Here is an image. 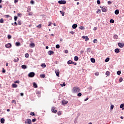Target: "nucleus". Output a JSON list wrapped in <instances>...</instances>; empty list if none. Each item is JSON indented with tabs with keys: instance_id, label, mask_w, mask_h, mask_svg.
Segmentation results:
<instances>
[{
	"instance_id": "nucleus-1",
	"label": "nucleus",
	"mask_w": 124,
	"mask_h": 124,
	"mask_svg": "<svg viewBox=\"0 0 124 124\" xmlns=\"http://www.w3.org/2000/svg\"><path fill=\"white\" fill-rule=\"evenodd\" d=\"M80 88H79V87H75L73 88V93H79V92H80Z\"/></svg>"
},
{
	"instance_id": "nucleus-2",
	"label": "nucleus",
	"mask_w": 124,
	"mask_h": 124,
	"mask_svg": "<svg viewBox=\"0 0 124 124\" xmlns=\"http://www.w3.org/2000/svg\"><path fill=\"white\" fill-rule=\"evenodd\" d=\"M34 75H35V74H34V72H31L28 74V77L30 78L34 77Z\"/></svg>"
},
{
	"instance_id": "nucleus-3",
	"label": "nucleus",
	"mask_w": 124,
	"mask_h": 124,
	"mask_svg": "<svg viewBox=\"0 0 124 124\" xmlns=\"http://www.w3.org/2000/svg\"><path fill=\"white\" fill-rule=\"evenodd\" d=\"M58 3H60V4H65L66 3V1L64 0H59L58 1Z\"/></svg>"
},
{
	"instance_id": "nucleus-4",
	"label": "nucleus",
	"mask_w": 124,
	"mask_h": 124,
	"mask_svg": "<svg viewBox=\"0 0 124 124\" xmlns=\"http://www.w3.org/2000/svg\"><path fill=\"white\" fill-rule=\"evenodd\" d=\"M25 124H31V120L30 119H28L27 120H26Z\"/></svg>"
},
{
	"instance_id": "nucleus-5",
	"label": "nucleus",
	"mask_w": 124,
	"mask_h": 124,
	"mask_svg": "<svg viewBox=\"0 0 124 124\" xmlns=\"http://www.w3.org/2000/svg\"><path fill=\"white\" fill-rule=\"evenodd\" d=\"M55 73H56L57 77H60V70H59L58 69L55 70Z\"/></svg>"
},
{
	"instance_id": "nucleus-6",
	"label": "nucleus",
	"mask_w": 124,
	"mask_h": 124,
	"mask_svg": "<svg viewBox=\"0 0 124 124\" xmlns=\"http://www.w3.org/2000/svg\"><path fill=\"white\" fill-rule=\"evenodd\" d=\"M118 46L120 47V48H123L124 46V44H122L121 43H119L118 44Z\"/></svg>"
},
{
	"instance_id": "nucleus-7",
	"label": "nucleus",
	"mask_w": 124,
	"mask_h": 124,
	"mask_svg": "<svg viewBox=\"0 0 124 124\" xmlns=\"http://www.w3.org/2000/svg\"><path fill=\"white\" fill-rule=\"evenodd\" d=\"M48 54L49 56H51V55H54V51H52V50H49L48 52Z\"/></svg>"
},
{
	"instance_id": "nucleus-8",
	"label": "nucleus",
	"mask_w": 124,
	"mask_h": 124,
	"mask_svg": "<svg viewBox=\"0 0 124 124\" xmlns=\"http://www.w3.org/2000/svg\"><path fill=\"white\" fill-rule=\"evenodd\" d=\"M68 103V102L67 101H65V100H63L62 101V104H63V105H64V104H67Z\"/></svg>"
},
{
	"instance_id": "nucleus-9",
	"label": "nucleus",
	"mask_w": 124,
	"mask_h": 124,
	"mask_svg": "<svg viewBox=\"0 0 124 124\" xmlns=\"http://www.w3.org/2000/svg\"><path fill=\"white\" fill-rule=\"evenodd\" d=\"M30 47L31 48H34V47H35V45L34 44V43H32L30 44Z\"/></svg>"
},
{
	"instance_id": "nucleus-10",
	"label": "nucleus",
	"mask_w": 124,
	"mask_h": 124,
	"mask_svg": "<svg viewBox=\"0 0 124 124\" xmlns=\"http://www.w3.org/2000/svg\"><path fill=\"white\" fill-rule=\"evenodd\" d=\"M33 87L35 88V89H36L38 87L37 84H36L35 82H33Z\"/></svg>"
},
{
	"instance_id": "nucleus-11",
	"label": "nucleus",
	"mask_w": 124,
	"mask_h": 124,
	"mask_svg": "<svg viewBox=\"0 0 124 124\" xmlns=\"http://www.w3.org/2000/svg\"><path fill=\"white\" fill-rule=\"evenodd\" d=\"M5 47L6 48H10V47H11V44H10V43L8 44H6L5 45Z\"/></svg>"
},
{
	"instance_id": "nucleus-12",
	"label": "nucleus",
	"mask_w": 124,
	"mask_h": 124,
	"mask_svg": "<svg viewBox=\"0 0 124 124\" xmlns=\"http://www.w3.org/2000/svg\"><path fill=\"white\" fill-rule=\"evenodd\" d=\"M52 112L53 113H57V111L56 109H55V108H52L51 109Z\"/></svg>"
},
{
	"instance_id": "nucleus-13",
	"label": "nucleus",
	"mask_w": 124,
	"mask_h": 124,
	"mask_svg": "<svg viewBox=\"0 0 124 124\" xmlns=\"http://www.w3.org/2000/svg\"><path fill=\"white\" fill-rule=\"evenodd\" d=\"M114 52H115V53H120V49H119V48H116V49H115L114 50Z\"/></svg>"
},
{
	"instance_id": "nucleus-14",
	"label": "nucleus",
	"mask_w": 124,
	"mask_h": 124,
	"mask_svg": "<svg viewBox=\"0 0 124 124\" xmlns=\"http://www.w3.org/2000/svg\"><path fill=\"white\" fill-rule=\"evenodd\" d=\"M18 61H19V58H18L17 57L15 58V59L14 60V62H18Z\"/></svg>"
},
{
	"instance_id": "nucleus-15",
	"label": "nucleus",
	"mask_w": 124,
	"mask_h": 124,
	"mask_svg": "<svg viewBox=\"0 0 124 124\" xmlns=\"http://www.w3.org/2000/svg\"><path fill=\"white\" fill-rule=\"evenodd\" d=\"M77 27H78V26L77 25V24H73L72 25V28L73 29H76V28H77Z\"/></svg>"
},
{
	"instance_id": "nucleus-16",
	"label": "nucleus",
	"mask_w": 124,
	"mask_h": 124,
	"mask_svg": "<svg viewBox=\"0 0 124 124\" xmlns=\"http://www.w3.org/2000/svg\"><path fill=\"white\" fill-rule=\"evenodd\" d=\"M12 87L13 88H17V87H18V86L16 85V84H12Z\"/></svg>"
},
{
	"instance_id": "nucleus-17",
	"label": "nucleus",
	"mask_w": 124,
	"mask_h": 124,
	"mask_svg": "<svg viewBox=\"0 0 124 124\" xmlns=\"http://www.w3.org/2000/svg\"><path fill=\"white\" fill-rule=\"evenodd\" d=\"M4 121H5L4 119L1 118L0 119V123H1V124H4Z\"/></svg>"
},
{
	"instance_id": "nucleus-18",
	"label": "nucleus",
	"mask_w": 124,
	"mask_h": 124,
	"mask_svg": "<svg viewBox=\"0 0 124 124\" xmlns=\"http://www.w3.org/2000/svg\"><path fill=\"white\" fill-rule=\"evenodd\" d=\"M78 60H79V58L78 56H75L74 60L76 61V62H77Z\"/></svg>"
},
{
	"instance_id": "nucleus-19",
	"label": "nucleus",
	"mask_w": 124,
	"mask_h": 124,
	"mask_svg": "<svg viewBox=\"0 0 124 124\" xmlns=\"http://www.w3.org/2000/svg\"><path fill=\"white\" fill-rule=\"evenodd\" d=\"M119 12H119V10H116L115 11V14H116V15H118L119 14Z\"/></svg>"
},
{
	"instance_id": "nucleus-20",
	"label": "nucleus",
	"mask_w": 124,
	"mask_h": 124,
	"mask_svg": "<svg viewBox=\"0 0 124 124\" xmlns=\"http://www.w3.org/2000/svg\"><path fill=\"white\" fill-rule=\"evenodd\" d=\"M120 108H122V110H124V104H122L120 105Z\"/></svg>"
},
{
	"instance_id": "nucleus-21",
	"label": "nucleus",
	"mask_w": 124,
	"mask_h": 124,
	"mask_svg": "<svg viewBox=\"0 0 124 124\" xmlns=\"http://www.w3.org/2000/svg\"><path fill=\"white\" fill-rule=\"evenodd\" d=\"M41 66L42 67H43V68L46 67V64H45V63H42Z\"/></svg>"
},
{
	"instance_id": "nucleus-22",
	"label": "nucleus",
	"mask_w": 124,
	"mask_h": 124,
	"mask_svg": "<svg viewBox=\"0 0 124 124\" xmlns=\"http://www.w3.org/2000/svg\"><path fill=\"white\" fill-rule=\"evenodd\" d=\"M22 68H23V69H26V68H27V66L26 65H22L21 66Z\"/></svg>"
},
{
	"instance_id": "nucleus-23",
	"label": "nucleus",
	"mask_w": 124,
	"mask_h": 124,
	"mask_svg": "<svg viewBox=\"0 0 124 124\" xmlns=\"http://www.w3.org/2000/svg\"><path fill=\"white\" fill-rule=\"evenodd\" d=\"M91 61L92 62H95V60L94 58H91Z\"/></svg>"
},
{
	"instance_id": "nucleus-24",
	"label": "nucleus",
	"mask_w": 124,
	"mask_h": 124,
	"mask_svg": "<svg viewBox=\"0 0 124 124\" xmlns=\"http://www.w3.org/2000/svg\"><path fill=\"white\" fill-rule=\"evenodd\" d=\"M118 36H117V34H115L113 36L114 39H118Z\"/></svg>"
},
{
	"instance_id": "nucleus-25",
	"label": "nucleus",
	"mask_w": 124,
	"mask_h": 124,
	"mask_svg": "<svg viewBox=\"0 0 124 124\" xmlns=\"http://www.w3.org/2000/svg\"><path fill=\"white\" fill-rule=\"evenodd\" d=\"M72 62H72V61H71V60H69V61H68L67 62V63H68V64H72Z\"/></svg>"
},
{
	"instance_id": "nucleus-26",
	"label": "nucleus",
	"mask_w": 124,
	"mask_h": 124,
	"mask_svg": "<svg viewBox=\"0 0 124 124\" xmlns=\"http://www.w3.org/2000/svg\"><path fill=\"white\" fill-rule=\"evenodd\" d=\"M102 12H106L107 11V10L106 8H102Z\"/></svg>"
},
{
	"instance_id": "nucleus-27",
	"label": "nucleus",
	"mask_w": 124,
	"mask_h": 124,
	"mask_svg": "<svg viewBox=\"0 0 124 124\" xmlns=\"http://www.w3.org/2000/svg\"><path fill=\"white\" fill-rule=\"evenodd\" d=\"M16 46H20V43L19 42H16Z\"/></svg>"
},
{
	"instance_id": "nucleus-28",
	"label": "nucleus",
	"mask_w": 124,
	"mask_h": 124,
	"mask_svg": "<svg viewBox=\"0 0 124 124\" xmlns=\"http://www.w3.org/2000/svg\"><path fill=\"white\" fill-rule=\"evenodd\" d=\"M60 85L61 86V87H65L66 84L65 82H63V84H60Z\"/></svg>"
},
{
	"instance_id": "nucleus-29",
	"label": "nucleus",
	"mask_w": 124,
	"mask_h": 124,
	"mask_svg": "<svg viewBox=\"0 0 124 124\" xmlns=\"http://www.w3.org/2000/svg\"><path fill=\"white\" fill-rule=\"evenodd\" d=\"M115 21L113 19L110 20V23H112V24H114Z\"/></svg>"
},
{
	"instance_id": "nucleus-30",
	"label": "nucleus",
	"mask_w": 124,
	"mask_h": 124,
	"mask_svg": "<svg viewBox=\"0 0 124 124\" xmlns=\"http://www.w3.org/2000/svg\"><path fill=\"white\" fill-rule=\"evenodd\" d=\"M121 73H122V72H121V71H118L117 72V75H121Z\"/></svg>"
},
{
	"instance_id": "nucleus-31",
	"label": "nucleus",
	"mask_w": 124,
	"mask_h": 124,
	"mask_svg": "<svg viewBox=\"0 0 124 124\" xmlns=\"http://www.w3.org/2000/svg\"><path fill=\"white\" fill-rule=\"evenodd\" d=\"M106 75L109 76V75H110V72H109L108 71L106 72Z\"/></svg>"
},
{
	"instance_id": "nucleus-32",
	"label": "nucleus",
	"mask_w": 124,
	"mask_h": 124,
	"mask_svg": "<svg viewBox=\"0 0 124 124\" xmlns=\"http://www.w3.org/2000/svg\"><path fill=\"white\" fill-rule=\"evenodd\" d=\"M110 60V58H107L106 60H105V62H108V61Z\"/></svg>"
},
{
	"instance_id": "nucleus-33",
	"label": "nucleus",
	"mask_w": 124,
	"mask_h": 124,
	"mask_svg": "<svg viewBox=\"0 0 124 124\" xmlns=\"http://www.w3.org/2000/svg\"><path fill=\"white\" fill-rule=\"evenodd\" d=\"M36 93L37 94H40V93H41V92L40 91H38L36 92Z\"/></svg>"
},
{
	"instance_id": "nucleus-34",
	"label": "nucleus",
	"mask_w": 124,
	"mask_h": 124,
	"mask_svg": "<svg viewBox=\"0 0 124 124\" xmlns=\"http://www.w3.org/2000/svg\"><path fill=\"white\" fill-rule=\"evenodd\" d=\"M113 108H114V105H111V106H110V110H113Z\"/></svg>"
},
{
	"instance_id": "nucleus-35",
	"label": "nucleus",
	"mask_w": 124,
	"mask_h": 124,
	"mask_svg": "<svg viewBox=\"0 0 124 124\" xmlns=\"http://www.w3.org/2000/svg\"><path fill=\"white\" fill-rule=\"evenodd\" d=\"M60 12L61 14H62V16H64V13H63V12L60 11Z\"/></svg>"
},
{
	"instance_id": "nucleus-36",
	"label": "nucleus",
	"mask_w": 124,
	"mask_h": 124,
	"mask_svg": "<svg viewBox=\"0 0 124 124\" xmlns=\"http://www.w3.org/2000/svg\"><path fill=\"white\" fill-rule=\"evenodd\" d=\"M93 42V43H97V40L96 39H94Z\"/></svg>"
},
{
	"instance_id": "nucleus-37",
	"label": "nucleus",
	"mask_w": 124,
	"mask_h": 124,
	"mask_svg": "<svg viewBox=\"0 0 124 124\" xmlns=\"http://www.w3.org/2000/svg\"><path fill=\"white\" fill-rule=\"evenodd\" d=\"M79 29H80V30H85V28L84 27V26H80V27H79Z\"/></svg>"
},
{
	"instance_id": "nucleus-38",
	"label": "nucleus",
	"mask_w": 124,
	"mask_h": 124,
	"mask_svg": "<svg viewBox=\"0 0 124 124\" xmlns=\"http://www.w3.org/2000/svg\"><path fill=\"white\" fill-rule=\"evenodd\" d=\"M40 77L42 78H45V75H40Z\"/></svg>"
},
{
	"instance_id": "nucleus-39",
	"label": "nucleus",
	"mask_w": 124,
	"mask_h": 124,
	"mask_svg": "<svg viewBox=\"0 0 124 124\" xmlns=\"http://www.w3.org/2000/svg\"><path fill=\"white\" fill-rule=\"evenodd\" d=\"M18 25H22V23L21 22V21L18 20L17 21Z\"/></svg>"
},
{
	"instance_id": "nucleus-40",
	"label": "nucleus",
	"mask_w": 124,
	"mask_h": 124,
	"mask_svg": "<svg viewBox=\"0 0 124 124\" xmlns=\"http://www.w3.org/2000/svg\"><path fill=\"white\" fill-rule=\"evenodd\" d=\"M30 115L31 116H34V112H31L30 113Z\"/></svg>"
},
{
	"instance_id": "nucleus-41",
	"label": "nucleus",
	"mask_w": 124,
	"mask_h": 124,
	"mask_svg": "<svg viewBox=\"0 0 124 124\" xmlns=\"http://www.w3.org/2000/svg\"><path fill=\"white\" fill-rule=\"evenodd\" d=\"M17 18L18 17L17 16H14V20H15V22H16V21H17Z\"/></svg>"
},
{
	"instance_id": "nucleus-42",
	"label": "nucleus",
	"mask_w": 124,
	"mask_h": 124,
	"mask_svg": "<svg viewBox=\"0 0 124 124\" xmlns=\"http://www.w3.org/2000/svg\"><path fill=\"white\" fill-rule=\"evenodd\" d=\"M94 75H95V76H98L99 75V73L98 72L95 73Z\"/></svg>"
},
{
	"instance_id": "nucleus-43",
	"label": "nucleus",
	"mask_w": 124,
	"mask_h": 124,
	"mask_svg": "<svg viewBox=\"0 0 124 124\" xmlns=\"http://www.w3.org/2000/svg\"><path fill=\"white\" fill-rule=\"evenodd\" d=\"M48 24L47 25L48 27H50V26H51V25H52V23L51 22H48Z\"/></svg>"
},
{
	"instance_id": "nucleus-44",
	"label": "nucleus",
	"mask_w": 124,
	"mask_h": 124,
	"mask_svg": "<svg viewBox=\"0 0 124 124\" xmlns=\"http://www.w3.org/2000/svg\"><path fill=\"white\" fill-rule=\"evenodd\" d=\"M88 40H89V37H88L87 36H86L85 41H88Z\"/></svg>"
},
{
	"instance_id": "nucleus-45",
	"label": "nucleus",
	"mask_w": 124,
	"mask_h": 124,
	"mask_svg": "<svg viewBox=\"0 0 124 124\" xmlns=\"http://www.w3.org/2000/svg\"><path fill=\"white\" fill-rule=\"evenodd\" d=\"M11 35H8V39H11Z\"/></svg>"
},
{
	"instance_id": "nucleus-46",
	"label": "nucleus",
	"mask_w": 124,
	"mask_h": 124,
	"mask_svg": "<svg viewBox=\"0 0 124 124\" xmlns=\"http://www.w3.org/2000/svg\"><path fill=\"white\" fill-rule=\"evenodd\" d=\"M25 58H29V54L26 53L25 55Z\"/></svg>"
},
{
	"instance_id": "nucleus-47",
	"label": "nucleus",
	"mask_w": 124,
	"mask_h": 124,
	"mask_svg": "<svg viewBox=\"0 0 124 124\" xmlns=\"http://www.w3.org/2000/svg\"><path fill=\"white\" fill-rule=\"evenodd\" d=\"M78 96H82V93H79L78 94Z\"/></svg>"
},
{
	"instance_id": "nucleus-48",
	"label": "nucleus",
	"mask_w": 124,
	"mask_h": 124,
	"mask_svg": "<svg viewBox=\"0 0 124 124\" xmlns=\"http://www.w3.org/2000/svg\"><path fill=\"white\" fill-rule=\"evenodd\" d=\"M56 48H57V49H59L60 48V45H57L56 46Z\"/></svg>"
},
{
	"instance_id": "nucleus-49",
	"label": "nucleus",
	"mask_w": 124,
	"mask_h": 124,
	"mask_svg": "<svg viewBox=\"0 0 124 124\" xmlns=\"http://www.w3.org/2000/svg\"><path fill=\"white\" fill-rule=\"evenodd\" d=\"M108 4L110 5L112 4V2H111V1H108Z\"/></svg>"
},
{
	"instance_id": "nucleus-50",
	"label": "nucleus",
	"mask_w": 124,
	"mask_h": 124,
	"mask_svg": "<svg viewBox=\"0 0 124 124\" xmlns=\"http://www.w3.org/2000/svg\"><path fill=\"white\" fill-rule=\"evenodd\" d=\"M96 13H98V14L100 13V9H98L97 10V11H96Z\"/></svg>"
},
{
	"instance_id": "nucleus-51",
	"label": "nucleus",
	"mask_w": 124,
	"mask_h": 124,
	"mask_svg": "<svg viewBox=\"0 0 124 124\" xmlns=\"http://www.w3.org/2000/svg\"><path fill=\"white\" fill-rule=\"evenodd\" d=\"M37 28L40 29V28H41V24H39V25L37 26Z\"/></svg>"
},
{
	"instance_id": "nucleus-52",
	"label": "nucleus",
	"mask_w": 124,
	"mask_h": 124,
	"mask_svg": "<svg viewBox=\"0 0 124 124\" xmlns=\"http://www.w3.org/2000/svg\"><path fill=\"white\" fill-rule=\"evenodd\" d=\"M87 52H89V53H90V52H91V48H87Z\"/></svg>"
},
{
	"instance_id": "nucleus-53",
	"label": "nucleus",
	"mask_w": 124,
	"mask_h": 124,
	"mask_svg": "<svg viewBox=\"0 0 124 124\" xmlns=\"http://www.w3.org/2000/svg\"><path fill=\"white\" fill-rule=\"evenodd\" d=\"M97 4H100V0H97Z\"/></svg>"
},
{
	"instance_id": "nucleus-54",
	"label": "nucleus",
	"mask_w": 124,
	"mask_h": 124,
	"mask_svg": "<svg viewBox=\"0 0 124 124\" xmlns=\"http://www.w3.org/2000/svg\"><path fill=\"white\" fill-rule=\"evenodd\" d=\"M72 64H74V65H77V62H72Z\"/></svg>"
},
{
	"instance_id": "nucleus-55",
	"label": "nucleus",
	"mask_w": 124,
	"mask_h": 124,
	"mask_svg": "<svg viewBox=\"0 0 124 124\" xmlns=\"http://www.w3.org/2000/svg\"><path fill=\"white\" fill-rule=\"evenodd\" d=\"M15 83H17V84H20V81L16 80V81L15 82Z\"/></svg>"
},
{
	"instance_id": "nucleus-56",
	"label": "nucleus",
	"mask_w": 124,
	"mask_h": 124,
	"mask_svg": "<svg viewBox=\"0 0 124 124\" xmlns=\"http://www.w3.org/2000/svg\"><path fill=\"white\" fill-rule=\"evenodd\" d=\"M0 23H3V19L2 18L0 19Z\"/></svg>"
},
{
	"instance_id": "nucleus-57",
	"label": "nucleus",
	"mask_w": 124,
	"mask_h": 124,
	"mask_svg": "<svg viewBox=\"0 0 124 124\" xmlns=\"http://www.w3.org/2000/svg\"><path fill=\"white\" fill-rule=\"evenodd\" d=\"M119 81L120 82H123V78H120L119 79Z\"/></svg>"
},
{
	"instance_id": "nucleus-58",
	"label": "nucleus",
	"mask_w": 124,
	"mask_h": 124,
	"mask_svg": "<svg viewBox=\"0 0 124 124\" xmlns=\"http://www.w3.org/2000/svg\"><path fill=\"white\" fill-rule=\"evenodd\" d=\"M31 4H33L34 3V1H33V0H31Z\"/></svg>"
},
{
	"instance_id": "nucleus-59",
	"label": "nucleus",
	"mask_w": 124,
	"mask_h": 124,
	"mask_svg": "<svg viewBox=\"0 0 124 124\" xmlns=\"http://www.w3.org/2000/svg\"><path fill=\"white\" fill-rule=\"evenodd\" d=\"M35 121H36V119H33L32 120V122L33 123H34V122H35Z\"/></svg>"
},
{
	"instance_id": "nucleus-60",
	"label": "nucleus",
	"mask_w": 124,
	"mask_h": 124,
	"mask_svg": "<svg viewBox=\"0 0 124 124\" xmlns=\"http://www.w3.org/2000/svg\"><path fill=\"white\" fill-rule=\"evenodd\" d=\"M70 33H71V34H74V31H71L70 32Z\"/></svg>"
},
{
	"instance_id": "nucleus-61",
	"label": "nucleus",
	"mask_w": 124,
	"mask_h": 124,
	"mask_svg": "<svg viewBox=\"0 0 124 124\" xmlns=\"http://www.w3.org/2000/svg\"><path fill=\"white\" fill-rule=\"evenodd\" d=\"M64 52H65V54L68 53V50H65Z\"/></svg>"
},
{
	"instance_id": "nucleus-62",
	"label": "nucleus",
	"mask_w": 124,
	"mask_h": 124,
	"mask_svg": "<svg viewBox=\"0 0 124 124\" xmlns=\"http://www.w3.org/2000/svg\"><path fill=\"white\" fill-rule=\"evenodd\" d=\"M21 15H22V14L21 13H18L17 14V16H21Z\"/></svg>"
},
{
	"instance_id": "nucleus-63",
	"label": "nucleus",
	"mask_w": 124,
	"mask_h": 124,
	"mask_svg": "<svg viewBox=\"0 0 124 124\" xmlns=\"http://www.w3.org/2000/svg\"><path fill=\"white\" fill-rule=\"evenodd\" d=\"M15 3L18 2V0H14Z\"/></svg>"
},
{
	"instance_id": "nucleus-64",
	"label": "nucleus",
	"mask_w": 124,
	"mask_h": 124,
	"mask_svg": "<svg viewBox=\"0 0 124 124\" xmlns=\"http://www.w3.org/2000/svg\"><path fill=\"white\" fill-rule=\"evenodd\" d=\"M29 15L30 16H31V15H32V13H30L29 14Z\"/></svg>"
}]
</instances>
